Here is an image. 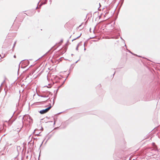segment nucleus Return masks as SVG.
<instances>
[{
	"label": "nucleus",
	"instance_id": "nucleus-1",
	"mask_svg": "<svg viewBox=\"0 0 160 160\" xmlns=\"http://www.w3.org/2000/svg\"><path fill=\"white\" fill-rule=\"evenodd\" d=\"M50 102L48 103V107L45 109L42 110L40 111L39 112L41 114H43L47 112L53 106L54 103V101H49Z\"/></svg>",
	"mask_w": 160,
	"mask_h": 160
},
{
	"label": "nucleus",
	"instance_id": "nucleus-2",
	"mask_svg": "<svg viewBox=\"0 0 160 160\" xmlns=\"http://www.w3.org/2000/svg\"><path fill=\"white\" fill-rule=\"evenodd\" d=\"M81 26V25H79V27H80Z\"/></svg>",
	"mask_w": 160,
	"mask_h": 160
}]
</instances>
